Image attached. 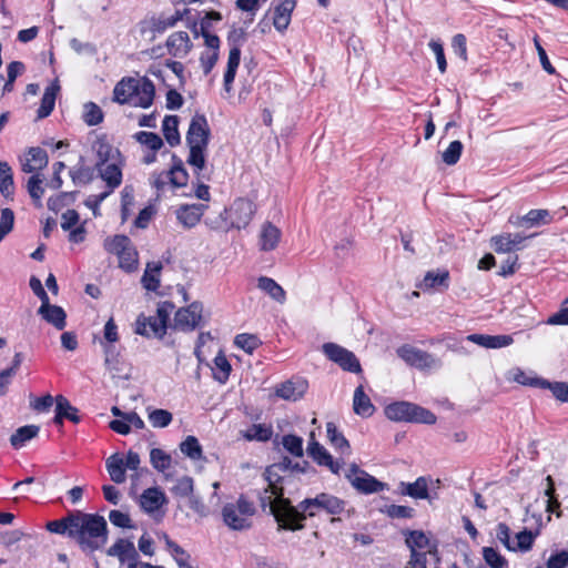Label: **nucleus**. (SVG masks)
<instances>
[{"label":"nucleus","instance_id":"obj_17","mask_svg":"<svg viewBox=\"0 0 568 568\" xmlns=\"http://www.w3.org/2000/svg\"><path fill=\"white\" fill-rule=\"evenodd\" d=\"M306 453L320 466H326L333 474H338L341 464L333 459L324 446L315 442L314 433H311V442L308 443Z\"/></svg>","mask_w":568,"mask_h":568},{"label":"nucleus","instance_id":"obj_4","mask_svg":"<svg viewBox=\"0 0 568 568\" xmlns=\"http://www.w3.org/2000/svg\"><path fill=\"white\" fill-rule=\"evenodd\" d=\"M385 415L396 423L433 425L437 418L433 412L410 402H395L385 407Z\"/></svg>","mask_w":568,"mask_h":568},{"label":"nucleus","instance_id":"obj_16","mask_svg":"<svg viewBox=\"0 0 568 568\" xmlns=\"http://www.w3.org/2000/svg\"><path fill=\"white\" fill-rule=\"evenodd\" d=\"M307 389L308 382L305 378L293 377L277 385L275 394L284 400L296 402L304 396Z\"/></svg>","mask_w":568,"mask_h":568},{"label":"nucleus","instance_id":"obj_23","mask_svg":"<svg viewBox=\"0 0 568 568\" xmlns=\"http://www.w3.org/2000/svg\"><path fill=\"white\" fill-rule=\"evenodd\" d=\"M282 236L281 230L271 222L263 223L260 236L258 247L263 252H270L276 248Z\"/></svg>","mask_w":568,"mask_h":568},{"label":"nucleus","instance_id":"obj_36","mask_svg":"<svg viewBox=\"0 0 568 568\" xmlns=\"http://www.w3.org/2000/svg\"><path fill=\"white\" fill-rule=\"evenodd\" d=\"M133 78H123L113 90V100L120 104H129L132 101Z\"/></svg>","mask_w":568,"mask_h":568},{"label":"nucleus","instance_id":"obj_59","mask_svg":"<svg viewBox=\"0 0 568 568\" xmlns=\"http://www.w3.org/2000/svg\"><path fill=\"white\" fill-rule=\"evenodd\" d=\"M327 438L335 448L341 450L342 454L349 453L348 440L338 432V428H327Z\"/></svg>","mask_w":568,"mask_h":568},{"label":"nucleus","instance_id":"obj_6","mask_svg":"<svg viewBox=\"0 0 568 568\" xmlns=\"http://www.w3.org/2000/svg\"><path fill=\"white\" fill-rule=\"evenodd\" d=\"M254 505L241 496L236 503H229L222 509L224 524L232 530H247L252 527Z\"/></svg>","mask_w":568,"mask_h":568},{"label":"nucleus","instance_id":"obj_34","mask_svg":"<svg viewBox=\"0 0 568 568\" xmlns=\"http://www.w3.org/2000/svg\"><path fill=\"white\" fill-rule=\"evenodd\" d=\"M353 408L357 415L364 417L371 416L374 413L375 408L362 386H358L354 392Z\"/></svg>","mask_w":568,"mask_h":568},{"label":"nucleus","instance_id":"obj_9","mask_svg":"<svg viewBox=\"0 0 568 568\" xmlns=\"http://www.w3.org/2000/svg\"><path fill=\"white\" fill-rule=\"evenodd\" d=\"M108 252L119 257V266L125 272H132L138 266V252L133 247L131 240L125 235H115L104 242Z\"/></svg>","mask_w":568,"mask_h":568},{"label":"nucleus","instance_id":"obj_38","mask_svg":"<svg viewBox=\"0 0 568 568\" xmlns=\"http://www.w3.org/2000/svg\"><path fill=\"white\" fill-rule=\"evenodd\" d=\"M179 118L176 115H166L163 120V134L166 142L171 146H175L180 143V133L178 130Z\"/></svg>","mask_w":568,"mask_h":568},{"label":"nucleus","instance_id":"obj_13","mask_svg":"<svg viewBox=\"0 0 568 568\" xmlns=\"http://www.w3.org/2000/svg\"><path fill=\"white\" fill-rule=\"evenodd\" d=\"M323 352L332 362L338 364L344 371L352 373L361 372V364L351 351L335 343H325L323 345Z\"/></svg>","mask_w":568,"mask_h":568},{"label":"nucleus","instance_id":"obj_28","mask_svg":"<svg viewBox=\"0 0 568 568\" xmlns=\"http://www.w3.org/2000/svg\"><path fill=\"white\" fill-rule=\"evenodd\" d=\"M29 158L22 163V171L26 173H33L42 170L48 165V154L41 148H30L28 151Z\"/></svg>","mask_w":568,"mask_h":568},{"label":"nucleus","instance_id":"obj_56","mask_svg":"<svg viewBox=\"0 0 568 568\" xmlns=\"http://www.w3.org/2000/svg\"><path fill=\"white\" fill-rule=\"evenodd\" d=\"M523 219H526V223L530 226L551 222V215L548 210H530Z\"/></svg>","mask_w":568,"mask_h":568},{"label":"nucleus","instance_id":"obj_21","mask_svg":"<svg viewBox=\"0 0 568 568\" xmlns=\"http://www.w3.org/2000/svg\"><path fill=\"white\" fill-rule=\"evenodd\" d=\"M193 44L190 37L184 31L173 32L166 40V48L171 55L184 58L191 51Z\"/></svg>","mask_w":568,"mask_h":568},{"label":"nucleus","instance_id":"obj_41","mask_svg":"<svg viewBox=\"0 0 568 568\" xmlns=\"http://www.w3.org/2000/svg\"><path fill=\"white\" fill-rule=\"evenodd\" d=\"M508 379L514 381L518 384L526 386H534L542 388L544 385H547V379L540 377H530L524 371L519 368H514L508 372Z\"/></svg>","mask_w":568,"mask_h":568},{"label":"nucleus","instance_id":"obj_27","mask_svg":"<svg viewBox=\"0 0 568 568\" xmlns=\"http://www.w3.org/2000/svg\"><path fill=\"white\" fill-rule=\"evenodd\" d=\"M164 503L165 495L159 488H148L140 497V506L148 514L158 511Z\"/></svg>","mask_w":568,"mask_h":568},{"label":"nucleus","instance_id":"obj_39","mask_svg":"<svg viewBox=\"0 0 568 568\" xmlns=\"http://www.w3.org/2000/svg\"><path fill=\"white\" fill-rule=\"evenodd\" d=\"M27 191L32 199L33 203L41 207L42 196L44 195L43 179L40 174H33L27 182Z\"/></svg>","mask_w":568,"mask_h":568},{"label":"nucleus","instance_id":"obj_20","mask_svg":"<svg viewBox=\"0 0 568 568\" xmlns=\"http://www.w3.org/2000/svg\"><path fill=\"white\" fill-rule=\"evenodd\" d=\"M106 555L118 557L121 564L135 562L139 560V554L132 541L128 539H118L108 550Z\"/></svg>","mask_w":568,"mask_h":568},{"label":"nucleus","instance_id":"obj_44","mask_svg":"<svg viewBox=\"0 0 568 568\" xmlns=\"http://www.w3.org/2000/svg\"><path fill=\"white\" fill-rule=\"evenodd\" d=\"M231 373V364L226 359V357L222 354H219L214 358V368L213 375L216 381L220 383H225Z\"/></svg>","mask_w":568,"mask_h":568},{"label":"nucleus","instance_id":"obj_52","mask_svg":"<svg viewBox=\"0 0 568 568\" xmlns=\"http://www.w3.org/2000/svg\"><path fill=\"white\" fill-rule=\"evenodd\" d=\"M83 120L90 126L98 125L99 123H101L103 120V112L101 108L93 102L85 103Z\"/></svg>","mask_w":568,"mask_h":568},{"label":"nucleus","instance_id":"obj_47","mask_svg":"<svg viewBox=\"0 0 568 568\" xmlns=\"http://www.w3.org/2000/svg\"><path fill=\"white\" fill-rule=\"evenodd\" d=\"M135 140L141 144L148 146L153 152L163 146V141L159 134L153 132L141 131L134 135Z\"/></svg>","mask_w":568,"mask_h":568},{"label":"nucleus","instance_id":"obj_26","mask_svg":"<svg viewBox=\"0 0 568 568\" xmlns=\"http://www.w3.org/2000/svg\"><path fill=\"white\" fill-rule=\"evenodd\" d=\"M38 314L59 331L63 329L67 325V314L61 306L50 304V301L47 302V305L41 304Z\"/></svg>","mask_w":568,"mask_h":568},{"label":"nucleus","instance_id":"obj_63","mask_svg":"<svg viewBox=\"0 0 568 568\" xmlns=\"http://www.w3.org/2000/svg\"><path fill=\"white\" fill-rule=\"evenodd\" d=\"M14 213L11 209H2L0 217V241L13 229Z\"/></svg>","mask_w":568,"mask_h":568},{"label":"nucleus","instance_id":"obj_57","mask_svg":"<svg viewBox=\"0 0 568 568\" xmlns=\"http://www.w3.org/2000/svg\"><path fill=\"white\" fill-rule=\"evenodd\" d=\"M181 452L192 459H200L202 457V448L197 439L193 436H189L180 445Z\"/></svg>","mask_w":568,"mask_h":568},{"label":"nucleus","instance_id":"obj_8","mask_svg":"<svg viewBox=\"0 0 568 568\" xmlns=\"http://www.w3.org/2000/svg\"><path fill=\"white\" fill-rule=\"evenodd\" d=\"M345 503L326 493H321L314 498H306L302 500L296 507L300 513H303L306 517H314L320 511H326L329 515H337L343 511Z\"/></svg>","mask_w":568,"mask_h":568},{"label":"nucleus","instance_id":"obj_48","mask_svg":"<svg viewBox=\"0 0 568 568\" xmlns=\"http://www.w3.org/2000/svg\"><path fill=\"white\" fill-rule=\"evenodd\" d=\"M104 354L105 359L104 364L106 369L112 374V377H120L122 368L120 367V362L114 352L113 345H104Z\"/></svg>","mask_w":568,"mask_h":568},{"label":"nucleus","instance_id":"obj_43","mask_svg":"<svg viewBox=\"0 0 568 568\" xmlns=\"http://www.w3.org/2000/svg\"><path fill=\"white\" fill-rule=\"evenodd\" d=\"M405 542L410 551H417V549H425L429 545V538L422 530H409L405 532Z\"/></svg>","mask_w":568,"mask_h":568},{"label":"nucleus","instance_id":"obj_19","mask_svg":"<svg viewBox=\"0 0 568 568\" xmlns=\"http://www.w3.org/2000/svg\"><path fill=\"white\" fill-rule=\"evenodd\" d=\"M527 239L520 233H503L491 237V245L497 253H510L520 250Z\"/></svg>","mask_w":568,"mask_h":568},{"label":"nucleus","instance_id":"obj_10","mask_svg":"<svg viewBox=\"0 0 568 568\" xmlns=\"http://www.w3.org/2000/svg\"><path fill=\"white\" fill-rule=\"evenodd\" d=\"M439 479L435 481L430 477L420 476L414 483L400 481L398 485V493L403 496H409L414 499H426L432 505L437 499V493H433L430 485L438 487Z\"/></svg>","mask_w":568,"mask_h":568},{"label":"nucleus","instance_id":"obj_45","mask_svg":"<svg viewBox=\"0 0 568 568\" xmlns=\"http://www.w3.org/2000/svg\"><path fill=\"white\" fill-rule=\"evenodd\" d=\"M170 183L174 187H181L186 185L189 174L183 166V163L181 160H178V163H175L170 171H168Z\"/></svg>","mask_w":568,"mask_h":568},{"label":"nucleus","instance_id":"obj_25","mask_svg":"<svg viewBox=\"0 0 568 568\" xmlns=\"http://www.w3.org/2000/svg\"><path fill=\"white\" fill-rule=\"evenodd\" d=\"M466 339L485 348H503L511 345L514 342L510 335L487 334H470Z\"/></svg>","mask_w":568,"mask_h":568},{"label":"nucleus","instance_id":"obj_37","mask_svg":"<svg viewBox=\"0 0 568 568\" xmlns=\"http://www.w3.org/2000/svg\"><path fill=\"white\" fill-rule=\"evenodd\" d=\"M75 519V510L70 511L65 517L59 519L49 521L47 524V529L51 532L59 534V535H68L70 538L73 537V525L71 520Z\"/></svg>","mask_w":568,"mask_h":568},{"label":"nucleus","instance_id":"obj_3","mask_svg":"<svg viewBox=\"0 0 568 568\" xmlns=\"http://www.w3.org/2000/svg\"><path fill=\"white\" fill-rule=\"evenodd\" d=\"M210 128L203 114H195L190 123L186 133V143L190 148L187 163L194 168L197 179H203L202 171L205 169V151L209 145Z\"/></svg>","mask_w":568,"mask_h":568},{"label":"nucleus","instance_id":"obj_54","mask_svg":"<svg viewBox=\"0 0 568 568\" xmlns=\"http://www.w3.org/2000/svg\"><path fill=\"white\" fill-rule=\"evenodd\" d=\"M227 41H229V43L231 45V49H230V52H229V57L234 51H236L237 52V58H239V61H240L241 60V47L246 41V32H245V30L242 29V28L233 29L229 33Z\"/></svg>","mask_w":568,"mask_h":568},{"label":"nucleus","instance_id":"obj_7","mask_svg":"<svg viewBox=\"0 0 568 568\" xmlns=\"http://www.w3.org/2000/svg\"><path fill=\"white\" fill-rule=\"evenodd\" d=\"M255 212L256 206L251 200L239 197L229 209H225L223 213H221L224 225H221L220 227L225 231L230 229H245L250 224Z\"/></svg>","mask_w":568,"mask_h":568},{"label":"nucleus","instance_id":"obj_42","mask_svg":"<svg viewBox=\"0 0 568 568\" xmlns=\"http://www.w3.org/2000/svg\"><path fill=\"white\" fill-rule=\"evenodd\" d=\"M39 428H16L9 436L10 444L13 448H22L27 442L38 436Z\"/></svg>","mask_w":568,"mask_h":568},{"label":"nucleus","instance_id":"obj_18","mask_svg":"<svg viewBox=\"0 0 568 568\" xmlns=\"http://www.w3.org/2000/svg\"><path fill=\"white\" fill-rule=\"evenodd\" d=\"M64 420L72 424L83 422L78 408L71 405L68 398L62 395H58L55 397V415L53 422L61 425Z\"/></svg>","mask_w":568,"mask_h":568},{"label":"nucleus","instance_id":"obj_51","mask_svg":"<svg viewBox=\"0 0 568 568\" xmlns=\"http://www.w3.org/2000/svg\"><path fill=\"white\" fill-rule=\"evenodd\" d=\"M237 52L234 51L227 59V67L224 73V89L227 93L232 90V83L235 79L236 70L239 68Z\"/></svg>","mask_w":568,"mask_h":568},{"label":"nucleus","instance_id":"obj_24","mask_svg":"<svg viewBox=\"0 0 568 568\" xmlns=\"http://www.w3.org/2000/svg\"><path fill=\"white\" fill-rule=\"evenodd\" d=\"M206 209L204 204H184L176 210V219L185 227L195 226Z\"/></svg>","mask_w":568,"mask_h":568},{"label":"nucleus","instance_id":"obj_35","mask_svg":"<svg viewBox=\"0 0 568 568\" xmlns=\"http://www.w3.org/2000/svg\"><path fill=\"white\" fill-rule=\"evenodd\" d=\"M162 270L161 262H150L146 265L142 276L143 287L148 291H156L160 286V272Z\"/></svg>","mask_w":568,"mask_h":568},{"label":"nucleus","instance_id":"obj_22","mask_svg":"<svg viewBox=\"0 0 568 568\" xmlns=\"http://www.w3.org/2000/svg\"><path fill=\"white\" fill-rule=\"evenodd\" d=\"M100 178L106 183V191L112 193L122 182V172L114 163H106V159H101L97 164Z\"/></svg>","mask_w":568,"mask_h":568},{"label":"nucleus","instance_id":"obj_49","mask_svg":"<svg viewBox=\"0 0 568 568\" xmlns=\"http://www.w3.org/2000/svg\"><path fill=\"white\" fill-rule=\"evenodd\" d=\"M234 344L251 354L262 344V342L256 335L243 333L235 336Z\"/></svg>","mask_w":568,"mask_h":568},{"label":"nucleus","instance_id":"obj_1","mask_svg":"<svg viewBox=\"0 0 568 568\" xmlns=\"http://www.w3.org/2000/svg\"><path fill=\"white\" fill-rule=\"evenodd\" d=\"M260 505L263 510L268 508L280 527L288 530H301L304 528L302 524L305 515L295 508L288 498L284 497V488L282 486H266L258 494Z\"/></svg>","mask_w":568,"mask_h":568},{"label":"nucleus","instance_id":"obj_11","mask_svg":"<svg viewBox=\"0 0 568 568\" xmlns=\"http://www.w3.org/2000/svg\"><path fill=\"white\" fill-rule=\"evenodd\" d=\"M351 485L362 494H373L384 490L387 485L377 480L374 476L361 469L356 464H352L345 474Z\"/></svg>","mask_w":568,"mask_h":568},{"label":"nucleus","instance_id":"obj_40","mask_svg":"<svg viewBox=\"0 0 568 568\" xmlns=\"http://www.w3.org/2000/svg\"><path fill=\"white\" fill-rule=\"evenodd\" d=\"M449 273L447 271L434 272L429 271L424 276L422 284L419 285L423 290L435 288L438 286L448 287Z\"/></svg>","mask_w":568,"mask_h":568},{"label":"nucleus","instance_id":"obj_33","mask_svg":"<svg viewBox=\"0 0 568 568\" xmlns=\"http://www.w3.org/2000/svg\"><path fill=\"white\" fill-rule=\"evenodd\" d=\"M0 193L11 200L14 193L13 172L6 161H0Z\"/></svg>","mask_w":568,"mask_h":568},{"label":"nucleus","instance_id":"obj_32","mask_svg":"<svg viewBox=\"0 0 568 568\" xmlns=\"http://www.w3.org/2000/svg\"><path fill=\"white\" fill-rule=\"evenodd\" d=\"M257 287L268 294L271 298L281 304H283L286 300L285 291L271 277H258Z\"/></svg>","mask_w":568,"mask_h":568},{"label":"nucleus","instance_id":"obj_15","mask_svg":"<svg viewBox=\"0 0 568 568\" xmlns=\"http://www.w3.org/2000/svg\"><path fill=\"white\" fill-rule=\"evenodd\" d=\"M133 99L129 104L143 109L151 106L155 95V87L153 82L145 77L139 79L133 78Z\"/></svg>","mask_w":568,"mask_h":568},{"label":"nucleus","instance_id":"obj_64","mask_svg":"<svg viewBox=\"0 0 568 568\" xmlns=\"http://www.w3.org/2000/svg\"><path fill=\"white\" fill-rule=\"evenodd\" d=\"M542 388H548L556 399L568 403V383L547 381Z\"/></svg>","mask_w":568,"mask_h":568},{"label":"nucleus","instance_id":"obj_61","mask_svg":"<svg viewBox=\"0 0 568 568\" xmlns=\"http://www.w3.org/2000/svg\"><path fill=\"white\" fill-rule=\"evenodd\" d=\"M193 479L189 476H183L176 480V484L172 488V493L175 496L187 497L193 494Z\"/></svg>","mask_w":568,"mask_h":568},{"label":"nucleus","instance_id":"obj_29","mask_svg":"<svg viewBox=\"0 0 568 568\" xmlns=\"http://www.w3.org/2000/svg\"><path fill=\"white\" fill-rule=\"evenodd\" d=\"M295 8V0H283L274 9L273 24L276 30L284 31L291 22V14Z\"/></svg>","mask_w":568,"mask_h":568},{"label":"nucleus","instance_id":"obj_30","mask_svg":"<svg viewBox=\"0 0 568 568\" xmlns=\"http://www.w3.org/2000/svg\"><path fill=\"white\" fill-rule=\"evenodd\" d=\"M60 91V85L58 80L53 81L50 85H48L44 90V94L41 99L40 108L38 109V118L43 119L50 115L54 108L57 94Z\"/></svg>","mask_w":568,"mask_h":568},{"label":"nucleus","instance_id":"obj_2","mask_svg":"<svg viewBox=\"0 0 568 568\" xmlns=\"http://www.w3.org/2000/svg\"><path fill=\"white\" fill-rule=\"evenodd\" d=\"M73 525V539L83 551L93 552L101 549L108 541V524L104 517L97 514H85L75 510Z\"/></svg>","mask_w":568,"mask_h":568},{"label":"nucleus","instance_id":"obj_62","mask_svg":"<svg viewBox=\"0 0 568 568\" xmlns=\"http://www.w3.org/2000/svg\"><path fill=\"white\" fill-rule=\"evenodd\" d=\"M243 437L246 440L267 442L272 438V428H246L242 432Z\"/></svg>","mask_w":568,"mask_h":568},{"label":"nucleus","instance_id":"obj_14","mask_svg":"<svg viewBox=\"0 0 568 568\" xmlns=\"http://www.w3.org/2000/svg\"><path fill=\"white\" fill-rule=\"evenodd\" d=\"M203 305L194 302L185 308H180L175 313L174 326L181 331H193L202 321Z\"/></svg>","mask_w":568,"mask_h":568},{"label":"nucleus","instance_id":"obj_55","mask_svg":"<svg viewBox=\"0 0 568 568\" xmlns=\"http://www.w3.org/2000/svg\"><path fill=\"white\" fill-rule=\"evenodd\" d=\"M150 462L155 469L164 471L171 465V456L160 448H153L150 453Z\"/></svg>","mask_w":568,"mask_h":568},{"label":"nucleus","instance_id":"obj_58","mask_svg":"<svg viewBox=\"0 0 568 568\" xmlns=\"http://www.w3.org/2000/svg\"><path fill=\"white\" fill-rule=\"evenodd\" d=\"M282 444L284 448L295 457H302L304 454L303 450V439L295 435H286L283 437Z\"/></svg>","mask_w":568,"mask_h":568},{"label":"nucleus","instance_id":"obj_50","mask_svg":"<svg viewBox=\"0 0 568 568\" xmlns=\"http://www.w3.org/2000/svg\"><path fill=\"white\" fill-rule=\"evenodd\" d=\"M182 18L183 14L176 11L173 16L154 19L152 21V30L158 33H163L166 29L173 28Z\"/></svg>","mask_w":568,"mask_h":568},{"label":"nucleus","instance_id":"obj_12","mask_svg":"<svg viewBox=\"0 0 568 568\" xmlns=\"http://www.w3.org/2000/svg\"><path fill=\"white\" fill-rule=\"evenodd\" d=\"M396 353L406 364L418 369L438 368L440 366V362L432 354L410 345L398 347Z\"/></svg>","mask_w":568,"mask_h":568},{"label":"nucleus","instance_id":"obj_46","mask_svg":"<svg viewBox=\"0 0 568 568\" xmlns=\"http://www.w3.org/2000/svg\"><path fill=\"white\" fill-rule=\"evenodd\" d=\"M483 558L490 568H507L508 561L493 547L483 548Z\"/></svg>","mask_w":568,"mask_h":568},{"label":"nucleus","instance_id":"obj_5","mask_svg":"<svg viewBox=\"0 0 568 568\" xmlns=\"http://www.w3.org/2000/svg\"><path fill=\"white\" fill-rule=\"evenodd\" d=\"M174 305L170 302H163L156 308L154 315H140L135 322V333L145 337L162 338L166 333V324Z\"/></svg>","mask_w":568,"mask_h":568},{"label":"nucleus","instance_id":"obj_53","mask_svg":"<svg viewBox=\"0 0 568 568\" xmlns=\"http://www.w3.org/2000/svg\"><path fill=\"white\" fill-rule=\"evenodd\" d=\"M464 145L460 141L455 140L449 143L448 148L442 153V160L447 165H454L458 162Z\"/></svg>","mask_w":568,"mask_h":568},{"label":"nucleus","instance_id":"obj_60","mask_svg":"<svg viewBox=\"0 0 568 568\" xmlns=\"http://www.w3.org/2000/svg\"><path fill=\"white\" fill-rule=\"evenodd\" d=\"M536 535L528 529H524L523 531L516 535L517 544H514V550L528 551L531 549Z\"/></svg>","mask_w":568,"mask_h":568},{"label":"nucleus","instance_id":"obj_31","mask_svg":"<svg viewBox=\"0 0 568 568\" xmlns=\"http://www.w3.org/2000/svg\"><path fill=\"white\" fill-rule=\"evenodd\" d=\"M106 470L113 480L116 484H122L125 481V467H124V457L120 454L111 455L105 462Z\"/></svg>","mask_w":568,"mask_h":568}]
</instances>
